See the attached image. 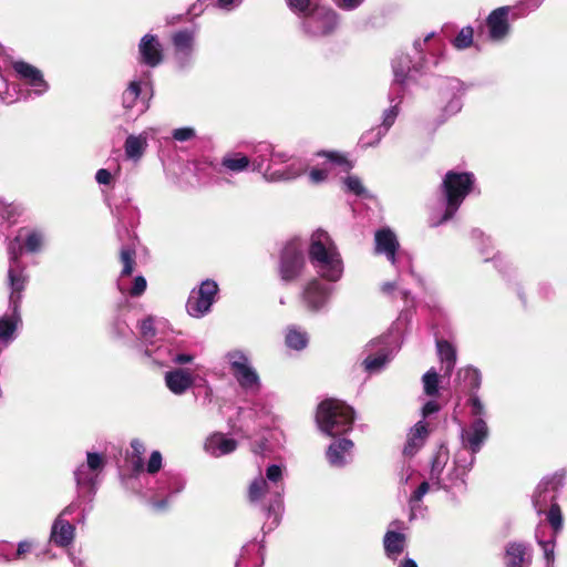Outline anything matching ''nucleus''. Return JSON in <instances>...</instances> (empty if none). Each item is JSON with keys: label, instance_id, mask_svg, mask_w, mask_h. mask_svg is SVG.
Wrapping results in <instances>:
<instances>
[{"label": "nucleus", "instance_id": "51", "mask_svg": "<svg viewBox=\"0 0 567 567\" xmlns=\"http://www.w3.org/2000/svg\"><path fill=\"white\" fill-rule=\"evenodd\" d=\"M289 8L300 14L301 12L308 11L313 4L317 3V0H287Z\"/></svg>", "mask_w": 567, "mask_h": 567}, {"label": "nucleus", "instance_id": "6", "mask_svg": "<svg viewBox=\"0 0 567 567\" xmlns=\"http://www.w3.org/2000/svg\"><path fill=\"white\" fill-rule=\"evenodd\" d=\"M474 181L475 178L472 173L450 171L445 174L442 182L445 210L437 220L432 218L433 226H439L450 220L455 215L465 197L470 194Z\"/></svg>", "mask_w": 567, "mask_h": 567}, {"label": "nucleus", "instance_id": "59", "mask_svg": "<svg viewBox=\"0 0 567 567\" xmlns=\"http://www.w3.org/2000/svg\"><path fill=\"white\" fill-rule=\"evenodd\" d=\"M143 327H144V343H145L148 338L155 337L156 329L153 326V319L151 317L144 318Z\"/></svg>", "mask_w": 567, "mask_h": 567}, {"label": "nucleus", "instance_id": "43", "mask_svg": "<svg viewBox=\"0 0 567 567\" xmlns=\"http://www.w3.org/2000/svg\"><path fill=\"white\" fill-rule=\"evenodd\" d=\"M124 153L127 159L137 161L142 155V136L128 135L124 144Z\"/></svg>", "mask_w": 567, "mask_h": 567}, {"label": "nucleus", "instance_id": "35", "mask_svg": "<svg viewBox=\"0 0 567 567\" xmlns=\"http://www.w3.org/2000/svg\"><path fill=\"white\" fill-rule=\"evenodd\" d=\"M406 537L403 533L388 530L383 537L384 553L388 558L396 560L404 551Z\"/></svg>", "mask_w": 567, "mask_h": 567}, {"label": "nucleus", "instance_id": "57", "mask_svg": "<svg viewBox=\"0 0 567 567\" xmlns=\"http://www.w3.org/2000/svg\"><path fill=\"white\" fill-rule=\"evenodd\" d=\"M328 171L326 168H312L309 173V179L312 184H319L326 181Z\"/></svg>", "mask_w": 567, "mask_h": 567}, {"label": "nucleus", "instance_id": "12", "mask_svg": "<svg viewBox=\"0 0 567 567\" xmlns=\"http://www.w3.org/2000/svg\"><path fill=\"white\" fill-rule=\"evenodd\" d=\"M306 266L303 255V244L300 239L289 240L281 250L279 275L282 281L291 282L296 280Z\"/></svg>", "mask_w": 567, "mask_h": 567}, {"label": "nucleus", "instance_id": "40", "mask_svg": "<svg viewBox=\"0 0 567 567\" xmlns=\"http://www.w3.org/2000/svg\"><path fill=\"white\" fill-rule=\"evenodd\" d=\"M536 539L538 545L542 547L544 551V557L547 563V567H553L554 559H555V543H556V536L551 535L550 538L544 539L543 538V532L540 528L536 532Z\"/></svg>", "mask_w": 567, "mask_h": 567}, {"label": "nucleus", "instance_id": "37", "mask_svg": "<svg viewBox=\"0 0 567 567\" xmlns=\"http://www.w3.org/2000/svg\"><path fill=\"white\" fill-rule=\"evenodd\" d=\"M437 353L445 367V373L450 374L456 362V351L454 347L445 340H439L436 342Z\"/></svg>", "mask_w": 567, "mask_h": 567}, {"label": "nucleus", "instance_id": "3", "mask_svg": "<svg viewBox=\"0 0 567 567\" xmlns=\"http://www.w3.org/2000/svg\"><path fill=\"white\" fill-rule=\"evenodd\" d=\"M308 259L317 274L336 282L343 275V261L331 236L323 229L315 230L309 238Z\"/></svg>", "mask_w": 567, "mask_h": 567}, {"label": "nucleus", "instance_id": "5", "mask_svg": "<svg viewBox=\"0 0 567 567\" xmlns=\"http://www.w3.org/2000/svg\"><path fill=\"white\" fill-rule=\"evenodd\" d=\"M316 421L322 433L338 436L352 430L354 411L343 401L328 399L319 404Z\"/></svg>", "mask_w": 567, "mask_h": 567}, {"label": "nucleus", "instance_id": "2", "mask_svg": "<svg viewBox=\"0 0 567 567\" xmlns=\"http://www.w3.org/2000/svg\"><path fill=\"white\" fill-rule=\"evenodd\" d=\"M284 471L285 466L271 464L266 468L265 476L256 477L248 488L249 503L266 516L262 526L265 533L275 529L280 522L284 509Z\"/></svg>", "mask_w": 567, "mask_h": 567}, {"label": "nucleus", "instance_id": "36", "mask_svg": "<svg viewBox=\"0 0 567 567\" xmlns=\"http://www.w3.org/2000/svg\"><path fill=\"white\" fill-rule=\"evenodd\" d=\"M392 69L394 74V82L402 84L408 79L409 73L414 70L419 71L417 64L412 65V61L409 55L400 54L396 55L392 61Z\"/></svg>", "mask_w": 567, "mask_h": 567}, {"label": "nucleus", "instance_id": "19", "mask_svg": "<svg viewBox=\"0 0 567 567\" xmlns=\"http://www.w3.org/2000/svg\"><path fill=\"white\" fill-rule=\"evenodd\" d=\"M564 485V473H555L545 477L536 487L533 495V505L538 515L545 513L546 508L556 504V494Z\"/></svg>", "mask_w": 567, "mask_h": 567}, {"label": "nucleus", "instance_id": "21", "mask_svg": "<svg viewBox=\"0 0 567 567\" xmlns=\"http://www.w3.org/2000/svg\"><path fill=\"white\" fill-rule=\"evenodd\" d=\"M76 507L78 505L75 503L70 504L54 519L50 533V542L54 545L68 547L73 543L75 527L69 520L64 519V516L73 514Z\"/></svg>", "mask_w": 567, "mask_h": 567}, {"label": "nucleus", "instance_id": "55", "mask_svg": "<svg viewBox=\"0 0 567 567\" xmlns=\"http://www.w3.org/2000/svg\"><path fill=\"white\" fill-rule=\"evenodd\" d=\"M95 181L100 185L110 186L114 182V176L109 169L100 168L95 173Z\"/></svg>", "mask_w": 567, "mask_h": 567}, {"label": "nucleus", "instance_id": "16", "mask_svg": "<svg viewBox=\"0 0 567 567\" xmlns=\"http://www.w3.org/2000/svg\"><path fill=\"white\" fill-rule=\"evenodd\" d=\"M142 452L138 440H133L131 451L126 452L124 465L121 466V478L123 486L133 493L138 494L142 487Z\"/></svg>", "mask_w": 567, "mask_h": 567}, {"label": "nucleus", "instance_id": "42", "mask_svg": "<svg viewBox=\"0 0 567 567\" xmlns=\"http://www.w3.org/2000/svg\"><path fill=\"white\" fill-rule=\"evenodd\" d=\"M388 132L382 128L380 125L372 127L371 130L367 131L362 134L360 137L359 144L362 148L372 147L379 144V142L382 140V137Z\"/></svg>", "mask_w": 567, "mask_h": 567}, {"label": "nucleus", "instance_id": "29", "mask_svg": "<svg viewBox=\"0 0 567 567\" xmlns=\"http://www.w3.org/2000/svg\"><path fill=\"white\" fill-rule=\"evenodd\" d=\"M353 442L349 439H341L333 442L327 450V458L330 465L334 467H342L351 457Z\"/></svg>", "mask_w": 567, "mask_h": 567}, {"label": "nucleus", "instance_id": "50", "mask_svg": "<svg viewBox=\"0 0 567 567\" xmlns=\"http://www.w3.org/2000/svg\"><path fill=\"white\" fill-rule=\"evenodd\" d=\"M344 185L348 192H351L358 196H362L365 194V188L361 182V179L357 176H349L344 179Z\"/></svg>", "mask_w": 567, "mask_h": 567}, {"label": "nucleus", "instance_id": "64", "mask_svg": "<svg viewBox=\"0 0 567 567\" xmlns=\"http://www.w3.org/2000/svg\"><path fill=\"white\" fill-rule=\"evenodd\" d=\"M472 236H473V238H475V239H477V240L482 241V245H485V243H489V241H491V240H489V238H488V237H486V236H485L481 230H478V229H474V230L472 231Z\"/></svg>", "mask_w": 567, "mask_h": 567}, {"label": "nucleus", "instance_id": "33", "mask_svg": "<svg viewBox=\"0 0 567 567\" xmlns=\"http://www.w3.org/2000/svg\"><path fill=\"white\" fill-rule=\"evenodd\" d=\"M530 565V555L527 547L522 543H511L505 551L506 567H528Z\"/></svg>", "mask_w": 567, "mask_h": 567}, {"label": "nucleus", "instance_id": "8", "mask_svg": "<svg viewBox=\"0 0 567 567\" xmlns=\"http://www.w3.org/2000/svg\"><path fill=\"white\" fill-rule=\"evenodd\" d=\"M224 359L231 375L246 393L257 394L260 391L261 381L248 352L233 349L225 353Z\"/></svg>", "mask_w": 567, "mask_h": 567}, {"label": "nucleus", "instance_id": "53", "mask_svg": "<svg viewBox=\"0 0 567 567\" xmlns=\"http://www.w3.org/2000/svg\"><path fill=\"white\" fill-rule=\"evenodd\" d=\"M196 135L193 127H181L173 131L174 140L178 142H186L194 138Z\"/></svg>", "mask_w": 567, "mask_h": 567}, {"label": "nucleus", "instance_id": "63", "mask_svg": "<svg viewBox=\"0 0 567 567\" xmlns=\"http://www.w3.org/2000/svg\"><path fill=\"white\" fill-rule=\"evenodd\" d=\"M31 549V544L23 540L18 544L17 553L14 555V559H19L22 557L25 553H28Z\"/></svg>", "mask_w": 567, "mask_h": 567}, {"label": "nucleus", "instance_id": "28", "mask_svg": "<svg viewBox=\"0 0 567 567\" xmlns=\"http://www.w3.org/2000/svg\"><path fill=\"white\" fill-rule=\"evenodd\" d=\"M264 564V547L259 542L245 544L236 560L235 567H261Z\"/></svg>", "mask_w": 567, "mask_h": 567}, {"label": "nucleus", "instance_id": "24", "mask_svg": "<svg viewBox=\"0 0 567 567\" xmlns=\"http://www.w3.org/2000/svg\"><path fill=\"white\" fill-rule=\"evenodd\" d=\"M12 66L19 79L29 85L35 95L47 92L48 83L39 69L24 61H16Z\"/></svg>", "mask_w": 567, "mask_h": 567}, {"label": "nucleus", "instance_id": "62", "mask_svg": "<svg viewBox=\"0 0 567 567\" xmlns=\"http://www.w3.org/2000/svg\"><path fill=\"white\" fill-rule=\"evenodd\" d=\"M193 359H194V357L190 355V354L178 353V354L173 357L172 361L175 364L183 365V364H186V363H190L193 361Z\"/></svg>", "mask_w": 567, "mask_h": 567}, {"label": "nucleus", "instance_id": "15", "mask_svg": "<svg viewBox=\"0 0 567 567\" xmlns=\"http://www.w3.org/2000/svg\"><path fill=\"white\" fill-rule=\"evenodd\" d=\"M218 292V285L212 279L204 280L197 289H193L187 303L186 310L194 318H202L210 311Z\"/></svg>", "mask_w": 567, "mask_h": 567}, {"label": "nucleus", "instance_id": "14", "mask_svg": "<svg viewBox=\"0 0 567 567\" xmlns=\"http://www.w3.org/2000/svg\"><path fill=\"white\" fill-rule=\"evenodd\" d=\"M135 249L130 246L121 248L120 259L122 262V270L117 278V288L125 297H138L142 293V275L135 276L131 280L133 266L135 265Z\"/></svg>", "mask_w": 567, "mask_h": 567}, {"label": "nucleus", "instance_id": "49", "mask_svg": "<svg viewBox=\"0 0 567 567\" xmlns=\"http://www.w3.org/2000/svg\"><path fill=\"white\" fill-rule=\"evenodd\" d=\"M398 115H399L398 104L390 106L389 109H386L383 112L382 123L380 126L388 132L390 130V127L394 124Z\"/></svg>", "mask_w": 567, "mask_h": 567}, {"label": "nucleus", "instance_id": "47", "mask_svg": "<svg viewBox=\"0 0 567 567\" xmlns=\"http://www.w3.org/2000/svg\"><path fill=\"white\" fill-rule=\"evenodd\" d=\"M547 520L550 524L555 536L563 529V515L558 504H551L547 513Z\"/></svg>", "mask_w": 567, "mask_h": 567}, {"label": "nucleus", "instance_id": "11", "mask_svg": "<svg viewBox=\"0 0 567 567\" xmlns=\"http://www.w3.org/2000/svg\"><path fill=\"white\" fill-rule=\"evenodd\" d=\"M300 14L302 16V29L310 37L328 35L338 27V14L326 6L316 3Z\"/></svg>", "mask_w": 567, "mask_h": 567}, {"label": "nucleus", "instance_id": "52", "mask_svg": "<svg viewBox=\"0 0 567 567\" xmlns=\"http://www.w3.org/2000/svg\"><path fill=\"white\" fill-rule=\"evenodd\" d=\"M435 32H430L427 33L424 39H416L414 42H413V47H414V50L417 52V53H422L425 48L429 47L430 50H434V45L435 43H432L429 45V42L432 41L434 38H435Z\"/></svg>", "mask_w": 567, "mask_h": 567}, {"label": "nucleus", "instance_id": "9", "mask_svg": "<svg viewBox=\"0 0 567 567\" xmlns=\"http://www.w3.org/2000/svg\"><path fill=\"white\" fill-rule=\"evenodd\" d=\"M106 465L105 457L96 452L86 453V462L80 464L74 471V480L79 491V497H86L92 502L99 476Z\"/></svg>", "mask_w": 567, "mask_h": 567}, {"label": "nucleus", "instance_id": "18", "mask_svg": "<svg viewBox=\"0 0 567 567\" xmlns=\"http://www.w3.org/2000/svg\"><path fill=\"white\" fill-rule=\"evenodd\" d=\"M197 29H182L172 35L174 61L179 69L192 64L196 48Z\"/></svg>", "mask_w": 567, "mask_h": 567}, {"label": "nucleus", "instance_id": "30", "mask_svg": "<svg viewBox=\"0 0 567 567\" xmlns=\"http://www.w3.org/2000/svg\"><path fill=\"white\" fill-rule=\"evenodd\" d=\"M250 166V159L241 153H227L218 166H214L217 174H237L245 172Z\"/></svg>", "mask_w": 567, "mask_h": 567}, {"label": "nucleus", "instance_id": "10", "mask_svg": "<svg viewBox=\"0 0 567 567\" xmlns=\"http://www.w3.org/2000/svg\"><path fill=\"white\" fill-rule=\"evenodd\" d=\"M44 234L39 229L21 228L13 240L9 243V269L18 266L21 268V275L25 278V286L29 281V276L25 272V267L20 261L21 255L25 251L29 254L39 252L44 245Z\"/></svg>", "mask_w": 567, "mask_h": 567}, {"label": "nucleus", "instance_id": "61", "mask_svg": "<svg viewBox=\"0 0 567 567\" xmlns=\"http://www.w3.org/2000/svg\"><path fill=\"white\" fill-rule=\"evenodd\" d=\"M327 157L329 158V162L332 164H339L343 166L344 169L350 168V164L338 153H328Z\"/></svg>", "mask_w": 567, "mask_h": 567}, {"label": "nucleus", "instance_id": "45", "mask_svg": "<svg viewBox=\"0 0 567 567\" xmlns=\"http://www.w3.org/2000/svg\"><path fill=\"white\" fill-rule=\"evenodd\" d=\"M473 35H474V30L472 27L467 25V27H464L460 30V32L457 33V35L454 38V40L452 41L454 48H456L457 50H464V49H467L472 45L473 43Z\"/></svg>", "mask_w": 567, "mask_h": 567}, {"label": "nucleus", "instance_id": "56", "mask_svg": "<svg viewBox=\"0 0 567 567\" xmlns=\"http://www.w3.org/2000/svg\"><path fill=\"white\" fill-rule=\"evenodd\" d=\"M337 7L346 11L359 8L365 0H333Z\"/></svg>", "mask_w": 567, "mask_h": 567}, {"label": "nucleus", "instance_id": "34", "mask_svg": "<svg viewBox=\"0 0 567 567\" xmlns=\"http://www.w3.org/2000/svg\"><path fill=\"white\" fill-rule=\"evenodd\" d=\"M163 478L165 480V485L158 487L161 492H167V497L161 501H152L151 505L156 512H161L166 508L168 497L176 495L184 488V483L182 480L173 474L164 473Z\"/></svg>", "mask_w": 567, "mask_h": 567}, {"label": "nucleus", "instance_id": "32", "mask_svg": "<svg viewBox=\"0 0 567 567\" xmlns=\"http://www.w3.org/2000/svg\"><path fill=\"white\" fill-rule=\"evenodd\" d=\"M164 59V49L156 35L144 34V65L157 66Z\"/></svg>", "mask_w": 567, "mask_h": 567}, {"label": "nucleus", "instance_id": "60", "mask_svg": "<svg viewBox=\"0 0 567 567\" xmlns=\"http://www.w3.org/2000/svg\"><path fill=\"white\" fill-rule=\"evenodd\" d=\"M218 8L223 10H233L241 0H212Z\"/></svg>", "mask_w": 567, "mask_h": 567}, {"label": "nucleus", "instance_id": "17", "mask_svg": "<svg viewBox=\"0 0 567 567\" xmlns=\"http://www.w3.org/2000/svg\"><path fill=\"white\" fill-rule=\"evenodd\" d=\"M368 347L371 351L374 347H378L374 354L371 353L363 360L364 370L369 373H377L383 370L399 350L396 340H391V336H383L373 340Z\"/></svg>", "mask_w": 567, "mask_h": 567}, {"label": "nucleus", "instance_id": "20", "mask_svg": "<svg viewBox=\"0 0 567 567\" xmlns=\"http://www.w3.org/2000/svg\"><path fill=\"white\" fill-rule=\"evenodd\" d=\"M254 169L262 172L268 182H289L302 175L307 169V164L301 159H293L284 168H274L271 165L265 166L262 161H252Z\"/></svg>", "mask_w": 567, "mask_h": 567}, {"label": "nucleus", "instance_id": "39", "mask_svg": "<svg viewBox=\"0 0 567 567\" xmlns=\"http://www.w3.org/2000/svg\"><path fill=\"white\" fill-rule=\"evenodd\" d=\"M286 344L293 350H302L308 344V336L305 331L296 327L288 328L286 333Z\"/></svg>", "mask_w": 567, "mask_h": 567}, {"label": "nucleus", "instance_id": "7", "mask_svg": "<svg viewBox=\"0 0 567 567\" xmlns=\"http://www.w3.org/2000/svg\"><path fill=\"white\" fill-rule=\"evenodd\" d=\"M224 359L231 375L246 393L257 394L260 391L261 381L248 352L233 349L225 353Z\"/></svg>", "mask_w": 567, "mask_h": 567}, {"label": "nucleus", "instance_id": "22", "mask_svg": "<svg viewBox=\"0 0 567 567\" xmlns=\"http://www.w3.org/2000/svg\"><path fill=\"white\" fill-rule=\"evenodd\" d=\"M331 293L332 288L323 285L318 279H312L302 291V302L308 310L317 312L326 307Z\"/></svg>", "mask_w": 567, "mask_h": 567}, {"label": "nucleus", "instance_id": "13", "mask_svg": "<svg viewBox=\"0 0 567 567\" xmlns=\"http://www.w3.org/2000/svg\"><path fill=\"white\" fill-rule=\"evenodd\" d=\"M400 248L396 235L388 227L381 228L374 234V251L378 255H384L386 259L398 270L404 266L412 271L411 260L403 254H398Z\"/></svg>", "mask_w": 567, "mask_h": 567}, {"label": "nucleus", "instance_id": "58", "mask_svg": "<svg viewBox=\"0 0 567 567\" xmlns=\"http://www.w3.org/2000/svg\"><path fill=\"white\" fill-rule=\"evenodd\" d=\"M439 410H440V404L434 400H430L423 405L422 415H423V417H427V416L439 412Z\"/></svg>", "mask_w": 567, "mask_h": 567}, {"label": "nucleus", "instance_id": "23", "mask_svg": "<svg viewBox=\"0 0 567 567\" xmlns=\"http://www.w3.org/2000/svg\"><path fill=\"white\" fill-rule=\"evenodd\" d=\"M443 97L450 99L444 106L443 112L449 115H455L462 110V96L465 92L464 84L455 78H449L442 81L440 85Z\"/></svg>", "mask_w": 567, "mask_h": 567}, {"label": "nucleus", "instance_id": "54", "mask_svg": "<svg viewBox=\"0 0 567 567\" xmlns=\"http://www.w3.org/2000/svg\"><path fill=\"white\" fill-rule=\"evenodd\" d=\"M431 486L434 487L431 481L421 483V485L411 495L410 504L413 505L414 503L421 502L424 495L430 491Z\"/></svg>", "mask_w": 567, "mask_h": 567}, {"label": "nucleus", "instance_id": "41", "mask_svg": "<svg viewBox=\"0 0 567 567\" xmlns=\"http://www.w3.org/2000/svg\"><path fill=\"white\" fill-rule=\"evenodd\" d=\"M440 377L435 369H430L422 377L423 391L427 396H436L439 394Z\"/></svg>", "mask_w": 567, "mask_h": 567}, {"label": "nucleus", "instance_id": "4", "mask_svg": "<svg viewBox=\"0 0 567 567\" xmlns=\"http://www.w3.org/2000/svg\"><path fill=\"white\" fill-rule=\"evenodd\" d=\"M21 268L12 266L8 269L9 310L10 313L0 317V350H4L16 339V331L21 322L20 306L25 289V278Z\"/></svg>", "mask_w": 567, "mask_h": 567}, {"label": "nucleus", "instance_id": "1", "mask_svg": "<svg viewBox=\"0 0 567 567\" xmlns=\"http://www.w3.org/2000/svg\"><path fill=\"white\" fill-rule=\"evenodd\" d=\"M471 415L473 421L468 427H463L461 432L462 447L456 452L452 467L446 475H443L444 468L449 462V450L441 446L433 456L430 471V481L436 489H450L465 485V476L471 471L475 454L478 453L488 437V427L486 424V410L477 395L470 399Z\"/></svg>", "mask_w": 567, "mask_h": 567}, {"label": "nucleus", "instance_id": "25", "mask_svg": "<svg viewBox=\"0 0 567 567\" xmlns=\"http://www.w3.org/2000/svg\"><path fill=\"white\" fill-rule=\"evenodd\" d=\"M511 11V7H501L493 10L487 17L488 35L493 41H501L508 34V14Z\"/></svg>", "mask_w": 567, "mask_h": 567}, {"label": "nucleus", "instance_id": "26", "mask_svg": "<svg viewBox=\"0 0 567 567\" xmlns=\"http://www.w3.org/2000/svg\"><path fill=\"white\" fill-rule=\"evenodd\" d=\"M164 380L168 390L176 395L184 394L194 383L190 371L182 368L167 371Z\"/></svg>", "mask_w": 567, "mask_h": 567}, {"label": "nucleus", "instance_id": "48", "mask_svg": "<svg viewBox=\"0 0 567 567\" xmlns=\"http://www.w3.org/2000/svg\"><path fill=\"white\" fill-rule=\"evenodd\" d=\"M163 466V456L161 452L153 451L144 466V472L147 474L157 473Z\"/></svg>", "mask_w": 567, "mask_h": 567}, {"label": "nucleus", "instance_id": "46", "mask_svg": "<svg viewBox=\"0 0 567 567\" xmlns=\"http://www.w3.org/2000/svg\"><path fill=\"white\" fill-rule=\"evenodd\" d=\"M458 377L463 379L470 389L476 390L481 385V373L475 368L468 367L460 371Z\"/></svg>", "mask_w": 567, "mask_h": 567}, {"label": "nucleus", "instance_id": "31", "mask_svg": "<svg viewBox=\"0 0 567 567\" xmlns=\"http://www.w3.org/2000/svg\"><path fill=\"white\" fill-rule=\"evenodd\" d=\"M429 435L427 424L419 421L408 433L406 443L404 445V454L413 456L425 443Z\"/></svg>", "mask_w": 567, "mask_h": 567}, {"label": "nucleus", "instance_id": "38", "mask_svg": "<svg viewBox=\"0 0 567 567\" xmlns=\"http://www.w3.org/2000/svg\"><path fill=\"white\" fill-rule=\"evenodd\" d=\"M258 152L260 153V155L255 159L265 162L264 157L270 156V162L268 165H271L274 168H277L276 166L278 164L286 163L289 159L286 153L275 152L271 148V145L267 143L260 144Z\"/></svg>", "mask_w": 567, "mask_h": 567}, {"label": "nucleus", "instance_id": "27", "mask_svg": "<svg viewBox=\"0 0 567 567\" xmlns=\"http://www.w3.org/2000/svg\"><path fill=\"white\" fill-rule=\"evenodd\" d=\"M237 449V442L228 437L224 433L216 432L207 437L205 442V451L214 456L220 457L230 454Z\"/></svg>", "mask_w": 567, "mask_h": 567}, {"label": "nucleus", "instance_id": "44", "mask_svg": "<svg viewBox=\"0 0 567 567\" xmlns=\"http://www.w3.org/2000/svg\"><path fill=\"white\" fill-rule=\"evenodd\" d=\"M141 91L142 82L138 80L132 81L123 93V106L125 109H131L140 96Z\"/></svg>", "mask_w": 567, "mask_h": 567}]
</instances>
